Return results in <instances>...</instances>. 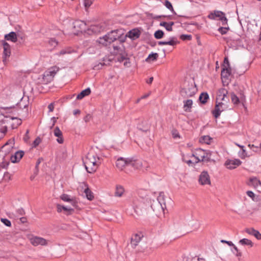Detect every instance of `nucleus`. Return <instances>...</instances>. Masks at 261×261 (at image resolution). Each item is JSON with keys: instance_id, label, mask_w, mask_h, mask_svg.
I'll return each mask as SVG.
<instances>
[{"instance_id": "nucleus-39", "label": "nucleus", "mask_w": 261, "mask_h": 261, "mask_svg": "<svg viewBox=\"0 0 261 261\" xmlns=\"http://www.w3.org/2000/svg\"><path fill=\"white\" fill-rule=\"evenodd\" d=\"M73 51V50L70 48H64L62 49L59 53H58L57 55L61 56L65 55L66 54H71Z\"/></svg>"}, {"instance_id": "nucleus-30", "label": "nucleus", "mask_w": 261, "mask_h": 261, "mask_svg": "<svg viewBox=\"0 0 261 261\" xmlns=\"http://www.w3.org/2000/svg\"><path fill=\"white\" fill-rule=\"evenodd\" d=\"M239 243L241 245H247L250 246V247H252L253 245V242L250 240L246 238L240 240L239 242Z\"/></svg>"}, {"instance_id": "nucleus-35", "label": "nucleus", "mask_w": 261, "mask_h": 261, "mask_svg": "<svg viewBox=\"0 0 261 261\" xmlns=\"http://www.w3.org/2000/svg\"><path fill=\"white\" fill-rule=\"evenodd\" d=\"M250 184L254 187H257L258 185H261V182L256 177H252L250 178Z\"/></svg>"}, {"instance_id": "nucleus-53", "label": "nucleus", "mask_w": 261, "mask_h": 261, "mask_svg": "<svg viewBox=\"0 0 261 261\" xmlns=\"http://www.w3.org/2000/svg\"><path fill=\"white\" fill-rule=\"evenodd\" d=\"M105 65V63H99L98 64H96L93 67V69L94 70H99V69H101L102 67L103 66H104Z\"/></svg>"}, {"instance_id": "nucleus-32", "label": "nucleus", "mask_w": 261, "mask_h": 261, "mask_svg": "<svg viewBox=\"0 0 261 261\" xmlns=\"http://www.w3.org/2000/svg\"><path fill=\"white\" fill-rule=\"evenodd\" d=\"M208 98H209V96H208V94L206 92L202 93L200 95L199 97V99L200 101L203 104L207 102V99Z\"/></svg>"}, {"instance_id": "nucleus-40", "label": "nucleus", "mask_w": 261, "mask_h": 261, "mask_svg": "<svg viewBox=\"0 0 261 261\" xmlns=\"http://www.w3.org/2000/svg\"><path fill=\"white\" fill-rule=\"evenodd\" d=\"M164 5L168 9H169L170 11H171L174 14H176V12H175L171 3L169 1L166 0L165 2Z\"/></svg>"}, {"instance_id": "nucleus-3", "label": "nucleus", "mask_w": 261, "mask_h": 261, "mask_svg": "<svg viewBox=\"0 0 261 261\" xmlns=\"http://www.w3.org/2000/svg\"><path fill=\"white\" fill-rule=\"evenodd\" d=\"M14 139H10L1 148L0 150V152L2 154H4L5 155H7L10 153H12L13 150L14 149Z\"/></svg>"}, {"instance_id": "nucleus-46", "label": "nucleus", "mask_w": 261, "mask_h": 261, "mask_svg": "<svg viewBox=\"0 0 261 261\" xmlns=\"http://www.w3.org/2000/svg\"><path fill=\"white\" fill-rule=\"evenodd\" d=\"M48 43L51 46L55 47L58 45V41L54 38H51L48 41Z\"/></svg>"}, {"instance_id": "nucleus-14", "label": "nucleus", "mask_w": 261, "mask_h": 261, "mask_svg": "<svg viewBox=\"0 0 261 261\" xmlns=\"http://www.w3.org/2000/svg\"><path fill=\"white\" fill-rule=\"evenodd\" d=\"M73 27L77 32L85 31L87 29L86 23L82 20H76L73 22Z\"/></svg>"}, {"instance_id": "nucleus-26", "label": "nucleus", "mask_w": 261, "mask_h": 261, "mask_svg": "<svg viewBox=\"0 0 261 261\" xmlns=\"http://www.w3.org/2000/svg\"><path fill=\"white\" fill-rule=\"evenodd\" d=\"M193 105V101L191 99H188L184 101V109L186 112H191Z\"/></svg>"}, {"instance_id": "nucleus-24", "label": "nucleus", "mask_w": 261, "mask_h": 261, "mask_svg": "<svg viewBox=\"0 0 261 261\" xmlns=\"http://www.w3.org/2000/svg\"><path fill=\"white\" fill-rule=\"evenodd\" d=\"M231 74L230 68H223L221 71V77L223 83L225 82L224 79L228 80Z\"/></svg>"}, {"instance_id": "nucleus-57", "label": "nucleus", "mask_w": 261, "mask_h": 261, "mask_svg": "<svg viewBox=\"0 0 261 261\" xmlns=\"http://www.w3.org/2000/svg\"><path fill=\"white\" fill-rule=\"evenodd\" d=\"M146 125H145V126L144 127H141V125L139 124L138 126V127L142 131H144V132H147L148 129V128H149V126L148 125H147V124L146 123Z\"/></svg>"}, {"instance_id": "nucleus-37", "label": "nucleus", "mask_w": 261, "mask_h": 261, "mask_svg": "<svg viewBox=\"0 0 261 261\" xmlns=\"http://www.w3.org/2000/svg\"><path fill=\"white\" fill-rule=\"evenodd\" d=\"M212 138L208 136H204L202 137L200 139V142L201 143H204L207 144H210L211 143V140Z\"/></svg>"}, {"instance_id": "nucleus-16", "label": "nucleus", "mask_w": 261, "mask_h": 261, "mask_svg": "<svg viewBox=\"0 0 261 261\" xmlns=\"http://www.w3.org/2000/svg\"><path fill=\"white\" fill-rule=\"evenodd\" d=\"M60 198L64 201L70 202L71 205L74 207L77 206V201L74 197H71L70 196L63 194L61 195Z\"/></svg>"}, {"instance_id": "nucleus-44", "label": "nucleus", "mask_w": 261, "mask_h": 261, "mask_svg": "<svg viewBox=\"0 0 261 261\" xmlns=\"http://www.w3.org/2000/svg\"><path fill=\"white\" fill-rule=\"evenodd\" d=\"M229 29L228 27H220L218 29V31L222 34L224 35L227 33L228 30Z\"/></svg>"}, {"instance_id": "nucleus-55", "label": "nucleus", "mask_w": 261, "mask_h": 261, "mask_svg": "<svg viewBox=\"0 0 261 261\" xmlns=\"http://www.w3.org/2000/svg\"><path fill=\"white\" fill-rule=\"evenodd\" d=\"M29 134V130L28 129V130H27L26 133L23 137V140L26 143L28 142L29 139H30Z\"/></svg>"}, {"instance_id": "nucleus-12", "label": "nucleus", "mask_w": 261, "mask_h": 261, "mask_svg": "<svg viewBox=\"0 0 261 261\" xmlns=\"http://www.w3.org/2000/svg\"><path fill=\"white\" fill-rule=\"evenodd\" d=\"M242 163V162L239 159H233L227 160L225 165L227 168L229 169H233L240 166Z\"/></svg>"}, {"instance_id": "nucleus-21", "label": "nucleus", "mask_w": 261, "mask_h": 261, "mask_svg": "<svg viewBox=\"0 0 261 261\" xmlns=\"http://www.w3.org/2000/svg\"><path fill=\"white\" fill-rule=\"evenodd\" d=\"M227 93L228 91L225 88H221L219 89L217 97V100H220L221 101H225V98H227Z\"/></svg>"}, {"instance_id": "nucleus-60", "label": "nucleus", "mask_w": 261, "mask_h": 261, "mask_svg": "<svg viewBox=\"0 0 261 261\" xmlns=\"http://www.w3.org/2000/svg\"><path fill=\"white\" fill-rule=\"evenodd\" d=\"M48 108L49 109V112H53L54 111V103H50L48 106Z\"/></svg>"}, {"instance_id": "nucleus-62", "label": "nucleus", "mask_w": 261, "mask_h": 261, "mask_svg": "<svg viewBox=\"0 0 261 261\" xmlns=\"http://www.w3.org/2000/svg\"><path fill=\"white\" fill-rule=\"evenodd\" d=\"M9 164V163L7 162L6 163H3L2 165V167L4 168H7L8 165Z\"/></svg>"}, {"instance_id": "nucleus-56", "label": "nucleus", "mask_w": 261, "mask_h": 261, "mask_svg": "<svg viewBox=\"0 0 261 261\" xmlns=\"http://www.w3.org/2000/svg\"><path fill=\"white\" fill-rule=\"evenodd\" d=\"M253 236L257 240H261V233L257 230H255Z\"/></svg>"}, {"instance_id": "nucleus-13", "label": "nucleus", "mask_w": 261, "mask_h": 261, "mask_svg": "<svg viewBox=\"0 0 261 261\" xmlns=\"http://www.w3.org/2000/svg\"><path fill=\"white\" fill-rule=\"evenodd\" d=\"M4 38L5 40L10 41L14 43L17 42L18 38H20L21 40L23 39L22 36L20 37L19 35H17L14 32H11L9 34H6Z\"/></svg>"}, {"instance_id": "nucleus-27", "label": "nucleus", "mask_w": 261, "mask_h": 261, "mask_svg": "<svg viewBox=\"0 0 261 261\" xmlns=\"http://www.w3.org/2000/svg\"><path fill=\"white\" fill-rule=\"evenodd\" d=\"M174 24V22L171 21L170 22H167L165 21L161 22L160 24V26H162L165 28L167 31L171 32L173 30L172 26Z\"/></svg>"}, {"instance_id": "nucleus-54", "label": "nucleus", "mask_w": 261, "mask_h": 261, "mask_svg": "<svg viewBox=\"0 0 261 261\" xmlns=\"http://www.w3.org/2000/svg\"><path fill=\"white\" fill-rule=\"evenodd\" d=\"M240 156L242 159H244L245 158L249 156V155H247L246 151L244 148L242 149V152L240 154Z\"/></svg>"}, {"instance_id": "nucleus-43", "label": "nucleus", "mask_w": 261, "mask_h": 261, "mask_svg": "<svg viewBox=\"0 0 261 261\" xmlns=\"http://www.w3.org/2000/svg\"><path fill=\"white\" fill-rule=\"evenodd\" d=\"M231 99L234 104H238L240 102L239 98L233 93H231Z\"/></svg>"}, {"instance_id": "nucleus-48", "label": "nucleus", "mask_w": 261, "mask_h": 261, "mask_svg": "<svg viewBox=\"0 0 261 261\" xmlns=\"http://www.w3.org/2000/svg\"><path fill=\"white\" fill-rule=\"evenodd\" d=\"M94 0H84V6L86 9H88L93 3Z\"/></svg>"}, {"instance_id": "nucleus-45", "label": "nucleus", "mask_w": 261, "mask_h": 261, "mask_svg": "<svg viewBox=\"0 0 261 261\" xmlns=\"http://www.w3.org/2000/svg\"><path fill=\"white\" fill-rule=\"evenodd\" d=\"M248 146L255 152H258L259 151V146H255L253 144H249Z\"/></svg>"}, {"instance_id": "nucleus-17", "label": "nucleus", "mask_w": 261, "mask_h": 261, "mask_svg": "<svg viewBox=\"0 0 261 261\" xmlns=\"http://www.w3.org/2000/svg\"><path fill=\"white\" fill-rule=\"evenodd\" d=\"M127 159L128 158H118L116 162L117 168L120 170H122L125 166H127Z\"/></svg>"}, {"instance_id": "nucleus-47", "label": "nucleus", "mask_w": 261, "mask_h": 261, "mask_svg": "<svg viewBox=\"0 0 261 261\" xmlns=\"http://www.w3.org/2000/svg\"><path fill=\"white\" fill-rule=\"evenodd\" d=\"M1 221L2 222H3L7 226L10 227L11 225V222L8 219H7L2 218L1 219Z\"/></svg>"}, {"instance_id": "nucleus-1", "label": "nucleus", "mask_w": 261, "mask_h": 261, "mask_svg": "<svg viewBox=\"0 0 261 261\" xmlns=\"http://www.w3.org/2000/svg\"><path fill=\"white\" fill-rule=\"evenodd\" d=\"M83 162L87 171L90 173L95 172L100 164L99 157L93 151L88 153Z\"/></svg>"}, {"instance_id": "nucleus-7", "label": "nucleus", "mask_w": 261, "mask_h": 261, "mask_svg": "<svg viewBox=\"0 0 261 261\" xmlns=\"http://www.w3.org/2000/svg\"><path fill=\"white\" fill-rule=\"evenodd\" d=\"M59 69V67L56 66L51 67L44 72V77H46L47 80H51L53 79Z\"/></svg>"}, {"instance_id": "nucleus-15", "label": "nucleus", "mask_w": 261, "mask_h": 261, "mask_svg": "<svg viewBox=\"0 0 261 261\" xmlns=\"http://www.w3.org/2000/svg\"><path fill=\"white\" fill-rule=\"evenodd\" d=\"M57 211L58 213H61L63 211L64 213L67 215H71L74 212V209L59 204L57 205Z\"/></svg>"}, {"instance_id": "nucleus-42", "label": "nucleus", "mask_w": 261, "mask_h": 261, "mask_svg": "<svg viewBox=\"0 0 261 261\" xmlns=\"http://www.w3.org/2000/svg\"><path fill=\"white\" fill-rule=\"evenodd\" d=\"M213 154V152L207 150L205 151V161L210 162V161H214V160L212 159L211 156Z\"/></svg>"}, {"instance_id": "nucleus-58", "label": "nucleus", "mask_w": 261, "mask_h": 261, "mask_svg": "<svg viewBox=\"0 0 261 261\" xmlns=\"http://www.w3.org/2000/svg\"><path fill=\"white\" fill-rule=\"evenodd\" d=\"M92 118V116L90 114H87L84 118V121L86 122H89Z\"/></svg>"}, {"instance_id": "nucleus-33", "label": "nucleus", "mask_w": 261, "mask_h": 261, "mask_svg": "<svg viewBox=\"0 0 261 261\" xmlns=\"http://www.w3.org/2000/svg\"><path fill=\"white\" fill-rule=\"evenodd\" d=\"M124 191V189L121 186H117L116 187L115 195L117 197H121L123 195Z\"/></svg>"}, {"instance_id": "nucleus-31", "label": "nucleus", "mask_w": 261, "mask_h": 261, "mask_svg": "<svg viewBox=\"0 0 261 261\" xmlns=\"http://www.w3.org/2000/svg\"><path fill=\"white\" fill-rule=\"evenodd\" d=\"M114 54H118L124 50L122 42H120L119 45H113Z\"/></svg>"}, {"instance_id": "nucleus-10", "label": "nucleus", "mask_w": 261, "mask_h": 261, "mask_svg": "<svg viewBox=\"0 0 261 261\" xmlns=\"http://www.w3.org/2000/svg\"><path fill=\"white\" fill-rule=\"evenodd\" d=\"M3 45V62H6L7 58L9 57L11 55V49L10 45L5 40L2 41Z\"/></svg>"}, {"instance_id": "nucleus-4", "label": "nucleus", "mask_w": 261, "mask_h": 261, "mask_svg": "<svg viewBox=\"0 0 261 261\" xmlns=\"http://www.w3.org/2000/svg\"><path fill=\"white\" fill-rule=\"evenodd\" d=\"M208 17L211 19H215L216 17H218L221 21L223 25H225L227 24V19L225 17V14L221 11H215L213 13L210 14Z\"/></svg>"}, {"instance_id": "nucleus-2", "label": "nucleus", "mask_w": 261, "mask_h": 261, "mask_svg": "<svg viewBox=\"0 0 261 261\" xmlns=\"http://www.w3.org/2000/svg\"><path fill=\"white\" fill-rule=\"evenodd\" d=\"M122 34V31L119 30L112 31L103 37L99 38L98 42L104 46H107L118 39Z\"/></svg>"}, {"instance_id": "nucleus-34", "label": "nucleus", "mask_w": 261, "mask_h": 261, "mask_svg": "<svg viewBox=\"0 0 261 261\" xmlns=\"http://www.w3.org/2000/svg\"><path fill=\"white\" fill-rule=\"evenodd\" d=\"M159 57L158 53H151L149 55L147 58L146 59V62H150L155 61Z\"/></svg>"}, {"instance_id": "nucleus-5", "label": "nucleus", "mask_w": 261, "mask_h": 261, "mask_svg": "<svg viewBox=\"0 0 261 261\" xmlns=\"http://www.w3.org/2000/svg\"><path fill=\"white\" fill-rule=\"evenodd\" d=\"M196 88L192 85H189L187 87L182 88L180 91L181 96L184 98L192 97L195 94Z\"/></svg>"}, {"instance_id": "nucleus-61", "label": "nucleus", "mask_w": 261, "mask_h": 261, "mask_svg": "<svg viewBox=\"0 0 261 261\" xmlns=\"http://www.w3.org/2000/svg\"><path fill=\"white\" fill-rule=\"evenodd\" d=\"M221 242L222 243H224L227 244L229 246H234V244L231 241H225V240H221Z\"/></svg>"}, {"instance_id": "nucleus-11", "label": "nucleus", "mask_w": 261, "mask_h": 261, "mask_svg": "<svg viewBox=\"0 0 261 261\" xmlns=\"http://www.w3.org/2000/svg\"><path fill=\"white\" fill-rule=\"evenodd\" d=\"M30 242L31 244L37 246L38 245H46L47 244V241L45 239L43 238L38 237H34L31 238Z\"/></svg>"}, {"instance_id": "nucleus-52", "label": "nucleus", "mask_w": 261, "mask_h": 261, "mask_svg": "<svg viewBox=\"0 0 261 261\" xmlns=\"http://www.w3.org/2000/svg\"><path fill=\"white\" fill-rule=\"evenodd\" d=\"M41 143V139L37 137L33 143V147H37Z\"/></svg>"}, {"instance_id": "nucleus-25", "label": "nucleus", "mask_w": 261, "mask_h": 261, "mask_svg": "<svg viewBox=\"0 0 261 261\" xmlns=\"http://www.w3.org/2000/svg\"><path fill=\"white\" fill-rule=\"evenodd\" d=\"M119 55V57L118 58V61L120 62H121L124 60H126V62L124 63V65L125 66L127 65V63H129L127 62V60H129L128 58L127 57V54L125 53L124 50L122 51L121 52L118 54Z\"/></svg>"}, {"instance_id": "nucleus-38", "label": "nucleus", "mask_w": 261, "mask_h": 261, "mask_svg": "<svg viewBox=\"0 0 261 261\" xmlns=\"http://www.w3.org/2000/svg\"><path fill=\"white\" fill-rule=\"evenodd\" d=\"M166 45H169L174 46L178 43L177 39L174 37L170 38V39L168 41H165Z\"/></svg>"}, {"instance_id": "nucleus-63", "label": "nucleus", "mask_w": 261, "mask_h": 261, "mask_svg": "<svg viewBox=\"0 0 261 261\" xmlns=\"http://www.w3.org/2000/svg\"><path fill=\"white\" fill-rule=\"evenodd\" d=\"M153 80V77H150L148 80L146 81V83L148 84H150L152 83Z\"/></svg>"}, {"instance_id": "nucleus-9", "label": "nucleus", "mask_w": 261, "mask_h": 261, "mask_svg": "<svg viewBox=\"0 0 261 261\" xmlns=\"http://www.w3.org/2000/svg\"><path fill=\"white\" fill-rule=\"evenodd\" d=\"M24 154V152L22 150L17 151H15L14 153H11L9 158L12 163H18L23 157Z\"/></svg>"}, {"instance_id": "nucleus-20", "label": "nucleus", "mask_w": 261, "mask_h": 261, "mask_svg": "<svg viewBox=\"0 0 261 261\" xmlns=\"http://www.w3.org/2000/svg\"><path fill=\"white\" fill-rule=\"evenodd\" d=\"M141 33L137 29H134L129 31L126 36L130 38L132 40H135L138 38L140 36Z\"/></svg>"}, {"instance_id": "nucleus-64", "label": "nucleus", "mask_w": 261, "mask_h": 261, "mask_svg": "<svg viewBox=\"0 0 261 261\" xmlns=\"http://www.w3.org/2000/svg\"><path fill=\"white\" fill-rule=\"evenodd\" d=\"M172 135H173V138L179 137L178 134L176 132H173Z\"/></svg>"}, {"instance_id": "nucleus-22", "label": "nucleus", "mask_w": 261, "mask_h": 261, "mask_svg": "<svg viewBox=\"0 0 261 261\" xmlns=\"http://www.w3.org/2000/svg\"><path fill=\"white\" fill-rule=\"evenodd\" d=\"M142 236L141 234H135L132 237L130 244L133 248H135L138 245Z\"/></svg>"}, {"instance_id": "nucleus-8", "label": "nucleus", "mask_w": 261, "mask_h": 261, "mask_svg": "<svg viewBox=\"0 0 261 261\" xmlns=\"http://www.w3.org/2000/svg\"><path fill=\"white\" fill-rule=\"evenodd\" d=\"M205 151L199 148L196 149V152L195 153H193L192 154V156L195 157L197 161L196 162H204L205 161Z\"/></svg>"}, {"instance_id": "nucleus-29", "label": "nucleus", "mask_w": 261, "mask_h": 261, "mask_svg": "<svg viewBox=\"0 0 261 261\" xmlns=\"http://www.w3.org/2000/svg\"><path fill=\"white\" fill-rule=\"evenodd\" d=\"M158 204L160 206L162 210L164 212V209L166 208L165 203L164 202V195L160 193L158 197Z\"/></svg>"}, {"instance_id": "nucleus-36", "label": "nucleus", "mask_w": 261, "mask_h": 261, "mask_svg": "<svg viewBox=\"0 0 261 261\" xmlns=\"http://www.w3.org/2000/svg\"><path fill=\"white\" fill-rule=\"evenodd\" d=\"M84 193H85L86 197L88 200H92L94 198L93 193L88 187H87L85 189Z\"/></svg>"}, {"instance_id": "nucleus-19", "label": "nucleus", "mask_w": 261, "mask_h": 261, "mask_svg": "<svg viewBox=\"0 0 261 261\" xmlns=\"http://www.w3.org/2000/svg\"><path fill=\"white\" fill-rule=\"evenodd\" d=\"M127 161V166H130L136 169L140 168L141 166V162L134 158H128Z\"/></svg>"}, {"instance_id": "nucleus-51", "label": "nucleus", "mask_w": 261, "mask_h": 261, "mask_svg": "<svg viewBox=\"0 0 261 261\" xmlns=\"http://www.w3.org/2000/svg\"><path fill=\"white\" fill-rule=\"evenodd\" d=\"M223 68H230L229 61L227 57L224 58Z\"/></svg>"}, {"instance_id": "nucleus-59", "label": "nucleus", "mask_w": 261, "mask_h": 261, "mask_svg": "<svg viewBox=\"0 0 261 261\" xmlns=\"http://www.w3.org/2000/svg\"><path fill=\"white\" fill-rule=\"evenodd\" d=\"M247 195L251 197L252 199H253L254 197V194L253 193V192H252V191H248L247 192Z\"/></svg>"}, {"instance_id": "nucleus-6", "label": "nucleus", "mask_w": 261, "mask_h": 261, "mask_svg": "<svg viewBox=\"0 0 261 261\" xmlns=\"http://www.w3.org/2000/svg\"><path fill=\"white\" fill-rule=\"evenodd\" d=\"M198 181L202 186L211 185V182L210 176L208 172L206 171H203L199 176Z\"/></svg>"}, {"instance_id": "nucleus-23", "label": "nucleus", "mask_w": 261, "mask_h": 261, "mask_svg": "<svg viewBox=\"0 0 261 261\" xmlns=\"http://www.w3.org/2000/svg\"><path fill=\"white\" fill-rule=\"evenodd\" d=\"M54 134L56 137H58V139H57V142L60 144L63 143L64 140L62 137V133L59 129V127L57 126L55 127Z\"/></svg>"}, {"instance_id": "nucleus-50", "label": "nucleus", "mask_w": 261, "mask_h": 261, "mask_svg": "<svg viewBox=\"0 0 261 261\" xmlns=\"http://www.w3.org/2000/svg\"><path fill=\"white\" fill-rule=\"evenodd\" d=\"M255 231V229H254L253 228H246L245 230V231L247 233L249 234H251L253 236L254 232Z\"/></svg>"}, {"instance_id": "nucleus-28", "label": "nucleus", "mask_w": 261, "mask_h": 261, "mask_svg": "<svg viewBox=\"0 0 261 261\" xmlns=\"http://www.w3.org/2000/svg\"><path fill=\"white\" fill-rule=\"evenodd\" d=\"M91 93V90L89 88L83 90L80 93L76 96L77 99H82L85 96L89 95Z\"/></svg>"}, {"instance_id": "nucleus-41", "label": "nucleus", "mask_w": 261, "mask_h": 261, "mask_svg": "<svg viewBox=\"0 0 261 261\" xmlns=\"http://www.w3.org/2000/svg\"><path fill=\"white\" fill-rule=\"evenodd\" d=\"M164 33L162 30L156 31L154 34V37L157 39H160L163 38L164 36Z\"/></svg>"}, {"instance_id": "nucleus-49", "label": "nucleus", "mask_w": 261, "mask_h": 261, "mask_svg": "<svg viewBox=\"0 0 261 261\" xmlns=\"http://www.w3.org/2000/svg\"><path fill=\"white\" fill-rule=\"evenodd\" d=\"M180 38L182 40H190L192 39L191 35H181Z\"/></svg>"}, {"instance_id": "nucleus-18", "label": "nucleus", "mask_w": 261, "mask_h": 261, "mask_svg": "<svg viewBox=\"0 0 261 261\" xmlns=\"http://www.w3.org/2000/svg\"><path fill=\"white\" fill-rule=\"evenodd\" d=\"M223 106H224V103L221 102L216 104L215 110L213 111L215 118H218L220 115L221 112L224 110Z\"/></svg>"}]
</instances>
